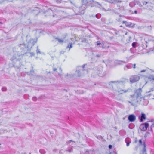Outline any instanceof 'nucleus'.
<instances>
[{"label": "nucleus", "mask_w": 154, "mask_h": 154, "mask_svg": "<svg viewBox=\"0 0 154 154\" xmlns=\"http://www.w3.org/2000/svg\"><path fill=\"white\" fill-rule=\"evenodd\" d=\"M37 40V38L35 40L32 39L29 40L26 45L24 43H19L18 45V48L20 49L22 52H23L25 54L28 51L31 49L32 47L36 43Z\"/></svg>", "instance_id": "f257e3e1"}, {"label": "nucleus", "mask_w": 154, "mask_h": 154, "mask_svg": "<svg viewBox=\"0 0 154 154\" xmlns=\"http://www.w3.org/2000/svg\"><path fill=\"white\" fill-rule=\"evenodd\" d=\"M142 91V88H140L136 91L133 95L130 96L132 98L136 99V102L138 103H140L139 100L141 98V96Z\"/></svg>", "instance_id": "f03ea898"}, {"label": "nucleus", "mask_w": 154, "mask_h": 154, "mask_svg": "<svg viewBox=\"0 0 154 154\" xmlns=\"http://www.w3.org/2000/svg\"><path fill=\"white\" fill-rule=\"evenodd\" d=\"M82 6L80 8L79 13L77 14H83L84 13V10L87 8V5L88 3L87 0L84 2V0H82Z\"/></svg>", "instance_id": "7ed1b4c3"}, {"label": "nucleus", "mask_w": 154, "mask_h": 154, "mask_svg": "<svg viewBox=\"0 0 154 154\" xmlns=\"http://www.w3.org/2000/svg\"><path fill=\"white\" fill-rule=\"evenodd\" d=\"M140 79V77L137 75H132L129 78L130 83L132 84L138 81Z\"/></svg>", "instance_id": "20e7f679"}, {"label": "nucleus", "mask_w": 154, "mask_h": 154, "mask_svg": "<svg viewBox=\"0 0 154 154\" xmlns=\"http://www.w3.org/2000/svg\"><path fill=\"white\" fill-rule=\"evenodd\" d=\"M97 72L99 75V76H103L106 74V73L105 71L103 72V68L101 66L98 67L97 68Z\"/></svg>", "instance_id": "39448f33"}, {"label": "nucleus", "mask_w": 154, "mask_h": 154, "mask_svg": "<svg viewBox=\"0 0 154 154\" xmlns=\"http://www.w3.org/2000/svg\"><path fill=\"white\" fill-rule=\"evenodd\" d=\"M44 13L45 14V16H51L53 17H56V18L57 17V15L54 14L52 10L50 9H49L48 11H45Z\"/></svg>", "instance_id": "423d86ee"}, {"label": "nucleus", "mask_w": 154, "mask_h": 154, "mask_svg": "<svg viewBox=\"0 0 154 154\" xmlns=\"http://www.w3.org/2000/svg\"><path fill=\"white\" fill-rule=\"evenodd\" d=\"M149 126V123L147 122H145L141 124L140 128L141 131H145Z\"/></svg>", "instance_id": "0eeeda50"}, {"label": "nucleus", "mask_w": 154, "mask_h": 154, "mask_svg": "<svg viewBox=\"0 0 154 154\" xmlns=\"http://www.w3.org/2000/svg\"><path fill=\"white\" fill-rule=\"evenodd\" d=\"M90 4L91 5V7L95 6L97 7L100 8L101 6V4L94 0L91 1L90 2Z\"/></svg>", "instance_id": "6e6552de"}, {"label": "nucleus", "mask_w": 154, "mask_h": 154, "mask_svg": "<svg viewBox=\"0 0 154 154\" xmlns=\"http://www.w3.org/2000/svg\"><path fill=\"white\" fill-rule=\"evenodd\" d=\"M122 23L123 24H125V25L126 26L128 27L133 28L134 27L135 25V24H133L132 23L130 22H128L125 21H123Z\"/></svg>", "instance_id": "1a4fd4ad"}, {"label": "nucleus", "mask_w": 154, "mask_h": 154, "mask_svg": "<svg viewBox=\"0 0 154 154\" xmlns=\"http://www.w3.org/2000/svg\"><path fill=\"white\" fill-rule=\"evenodd\" d=\"M139 101L140 103H138L144 106H146L149 103V101L147 100L142 98L140 99Z\"/></svg>", "instance_id": "9d476101"}, {"label": "nucleus", "mask_w": 154, "mask_h": 154, "mask_svg": "<svg viewBox=\"0 0 154 154\" xmlns=\"http://www.w3.org/2000/svg\"><path fill=\"white\" fill-rule=\"evenodd\" d=\"M136 116L134 114H131L128 116V119L129 122H132L136 120Z\"/></svg>", "instance_id": "9b49d317"}, {"label": "nucleus", "mask_w": 154, "mask_h": 154, "mask_svg": "<svg viewBox=\"0 0 154 154\" xmlns=\"http://www.w3.org/2000/svg\"><path fill=\"white\" fill-rule=\"evenodd\" d=\"M127 62L123 60H116L115 61L114 63L116 65H122L123 63H126Z\"/></svg>", "instance_id": "f8f14e48"}, {"label": "nucleus", "mask_w": 154, "mask_h": 154, "mask_svg": "<svg viewBox=\"0 0 154 154\" xmlns=\"http://www.w3.org/2000/svg\"><path fill=\"white\" fill-rule=\"evenodd\" d=\"M139 119L140 122H143L144 120L146 119V115L144 113H142L140 116H139Z\"/></svg>", "instance_id": "ddd939ff"}, {"label": "nucleus", "mask_w": 154, "mask_h": 154, "mask_svg": "<svg viewBox=\"0 0 154 154\" xmlns=\"http://www.w3.org/2000/svg\"><path fill=\"white\" fill-rule=\"evenodd\" d=\"M85 66V64L83 65L82 66V68H81L80 69H78L76 70V72H78V76L79 77H80L81 76V75L79 74V72H83L84 71H85V69H84Z\"/></svg>", "instance_id": "4468645a"}, {"label": "nucleus", "mask_w": 154, "mask_h": 154, "mask_svg": "<svg viewBox=\"0 0 154 154\" xmlns=\"http://www.w3.org/2000/svg\"><path fill=\"white\" fill-rule=\"evenodd\" d=\"M32 13L35 15H37L40 12V10L38 8L35 7L34 8L33 10Z\"/></svg>", "instance_id": "2eb2a0df"}, {"label": "nucleus", "mask_w": 154, "mask_h": 154, "mask_svg": "<svg viewBox=\"0 0 154 154\" xmlns=\"http://www.w3.org/2000/svg\"><path fill=\"white\" fill-rule=\"evenodd\" d=\"M132 64L131 63H129L125 66L124 68V69L125 71L127 70L128 69H130L132 68Z\"/></svg>", "instance_id": "dca6fc26"}, {"label": "nucleus", "mask_w": 154, "mask_h": 154, "mask_svg": "<svg viewBox=\"0 0 154 154\" xmlns=\"http://www.w3.org/2000/svg\"><path fill=\"white\" fill-rule=\"evenodd\" d=\"M145 78L147 79L149 81H154V76L150 75L149 76H145Z\"/></svg>", "instance_id": "f3484780"}, {"label": "nucleus", "mask_w": 154, "mask_h": 154, "mask_svg": "<svg viewBox=\"0 0 154 154\" xmlns=\"http://www.w3.org/2000/svg\"><path fill=\"white\" fill-rule=\"evenodd\" d=\"M119 134L121 136H124L126 134V132L125 130H121L119 131Z\"/></svg>", "instance_id": "a211bd4d"}, {"label": "nucleus", "mask_w": 154, "mask_h": 154, "mask_svg": "<svg viewBox=\"0 0 154 154\" xmlns=\"http://www.w3.org/2000/svg\"><path fill=\"white\" fill-rule=\"evenodd\" d=\"M125 142L126 143L127 146H128L131 142V139L128 137L126 138L125 139Z\"/></svg>", "instance_id": "6ab92c4d"}, {"label": "nucleus", "mask_w": 154, "mask_h": 154, "mask_svg": "<svg viewBox=\"0 0 154 154\" xmlns=\"http://www.w3.org/2000/svg\"><path fill=\"white\" fill-rule=\"evenodd\" d=\"M130 89L129 88H128L127 90H121L119 91V92L120 93V94H122L124 93H126L128 92Z\"/></svg>", "instance_id": "aec40b11"}, {"label": "nucleus", "mask_w": 154, "mask_h": 154, "mask_svg": "<svg viewBox=\"0 0 154 154\" xmlns=\"http://www.w3.org/2000/svg\"><path fill=\"white\" fill-rule=\"evenodd\" d=\"M123 82L122 81L119 80L117 81H110L109 82V85H110L111 83H116L117 84H122Z\"/></svg>", "instance_id": "412c9836"}, {"label": "nucleus", "mask_w": 154, "mask_h": 154, "mask_svg": "<svg viewBox=\"0 0 154 154\" xmlns=\"http://www.w3.org/2000/svg\"><path fill=\"white\" fill-rule=\"evenodd\" d=\"M135 0H134V1L130 2L129 4V6L131 7H134L136 5Z\"/></svg>", "instance_id": "4be33fe9"}, {"label": "nucleus", "mask_w": 154, "mask_h": 154, "mask_svg": "<svg viewBox=\"0 0 154 154\" xmlns=\"http://www.w3.org/2000/svg\"><path fill=\"white\" fill-rule=\"evenodd\" d=\"M143 150H142L143 154H146V144L145 142L143 143Z\"/></svg>", "instance_id": "5701e85b"}, {"label": "nucleus", "mask_w": 154, "mask_h": 154, "mask_svg": "<svg viewBox=\"0 0 154 154\" xmlns=\"http://www.w3.org/2000/svg\"><path fill=\"white\" fill-rule=\"evenodd\" d=\"M96 137L99 140H100L102 142H104L105 141V140L103 139L102 137L100 135L96 136Z\"/></svg>", "instance_id": "b1692460"}, {"label": "nucleus", "mask_w": 154, "mask_h": 154, "mask_svg": "<svg viewBox=\"0 0 154 154\" xmlns=\"http://www.w3.org/2000/svg\"><path fill=\"white\" fill-rule=\"evenodd\" d=\"M67 149V151L69 153L73 152V146H69Z\"/></svg>", "instance_id": "393cba45"}, {"label": "nucleus", "mask_w": 154, "mask_h": 154, "mask_svg": "<svg viewBox=\"0 0 154 154\" xmlns=\"http://www.w3.org/2000/svg\"><path fill=\"white\" fill-rule=\"evenodd\" d=\"M68 2V1H65L62 0H58V4L61 3L62 5H65V3Z\"/></svg>", "instance_id": "a878e982"}, {"label": "nucleus", "mask_w": 154, "mask_h": 154, "mask_svg": "<svg viewBox=\"0 0 154 154\" xmlns=\"http://www.w3.org/2000/svg\"><path fill=\"white\" fill-rule=\"evenodd\" d=\"M106 43H104L102 46V48L103 49L108 48L109 46Z\"/></svg>", "instance_id": "bb28decb"}, {"label": "nucleus", "mask_w": 154, "mask_h": 154, "mask_svg": "<svg viewBox=\"0 0 154 154\" xmlns=\"http://www.w3.org/2000/svg\"><path fill=\"white\" fill-rule=\"evenodd\" d=\"M103 56V55L100 52H98V53L96 54V57L97 58H99L101 57L102 56Z\"/></svg>", "instance_id": "cd10ccee"}, {"label": "nucleus", "mask_w": 154, "mask_h": 154, "mask_svg": "<svg viewBox=\"0 0 154 154\" xmlns=\"http://www.w3.org/2000/svg\"><path fill=\"white\" fill-rule=\"evenodd\" d=\"M65 38V37H64L63 39L58 38V42L61 44L63 43V42H65L66 41L64 40Z\"/></svg>", "instance_id": "c85d7f7f"}, {"label": "nucleus", "mask_w": 154, "mask_h": 154, "mask_svg": "<svg viewBox=\"0 0 154 154\" xmlns=\"http://www.w3.org/2000/svg\"><path fill=\"white\" fill-rule=\"evenodd\" d=\"M93 17H96L97 18L99 19L101 17V15L100 14L98 13L95 15Z\"/></svg>", "instance_id": "c756f323"}, {"label": "nucleus", "mask_w": 154, "mask_h": 154, "mask_svg": "<svg viewBox=\"0 0 154 154\" xmlns=\"http://www.w3.org/2000/svg\"><path fill=\"white\" fill-rule=\"evenodd\" d=\"M88 37V36H85V37H83L82 39V42H87V40L86 38Z\"/></svg>", "instance_id": "7c9ffc66"}, {"label": "nucleus", "mask_w": 154, "mask_h": 154, "mask_svg": "<svg viewBox=\"0 0 154 154\" xmlns=\"http://www.w3.org/2000/svg\"><path fill=\"white\" fill-rule=\"evenodd\" d=\"M137 43L136 42H134L132 43V46L133 48H135L137 46Z\"/></svg>", "instance_id": "2f4dec72"}, {"label": "nucleus", "mask_w": 154, "mask_h": 154, "mask_svg": "<svg viewBox=\"0 0 154 154\" xmlns=\"http://www.w3.org/2000/svg\"><path fill=\"white\" fill-rule=\"evenodd\" d=\"M135 2L136 4L137 3V4L139 5L140 7H142V5L139 1L135 0Z\"/></svg>", "instance_id": "473e14b6"}, {"label": "nucleus", "mask_w": 154, "mask_h": 154, "mask_svg": "<svg viewBox=\"0 0 154 154\" xmlns=\"http://www.w3.org/2000/svg\"><path fill=\"white\" fill-rule=\"evenodd\" d=\"M134 125L132 124H129L128 125V127L131 129H132L134 127Z\"/></svg>", "instance_id": "72a5a7b5"}, {"label": "nucleus", "mask_w": 154, "mask_h": 154, "mask_svg": "<svg viewBox=\"0 0 154 154\" xmlns=\"http://www.w3.org/2000/svg\"><path fill=\"white\" fill-rule=\"evenodd\" d=\"M72 43H69V44H68V46H67L66 47V48H69V51L70 50V49L72 48Z\"/></svg>", "instance_id": "f704fd0d"}, {"label": "nucleus", "mask_w": 154, "mask_h": 154, "mask_svg": "<svg viewBox=\"0 0 154 154\" xmlns=\"http://www.w3.org/2000/svg\"><path fill=\"white\" fill-rule=\"evenodd\" d=\"M39 152L41 154H45V151L43 149H40Z\"/></svg>", "instance_id": "c9c22d12"}, {"label": "nucleus", "mask_w": 154, "mask_h": 154, "mask_svg": "<svg viewBox=\"0 0 154 154\" xmlns=\"http://www.w3.org/2000/svg\"><path fill=\"white\" fill-rule=\"evenodd\" d=\"M130 51L132 53H134L136 52V50L134 48H131L130 49Z\"/></svg>", "instance_id": "e433bc0d"}, {"label": "nucleus", "mask_w": 154, "mask_h": 154, "mask_svg": "<svg viewBox=\"0 0 154 154\" xmlns=\"http://www.w3.org/2000/svg\"><path fill=\"white\" fill-rule=\"evenodd\" d=\"M101 21L104 23H106V19L104 17H102L101 19Z\"/></svg>", "instance_id": "4c0bfd02"}, {"label": "nucleus", "mask_w": 154, "mask_h": 154, "mask_svg": "<svg viewBox=\"0 0 154 154\" xmlns=\"http://www.w3.org/2000/svg\"><path fill=\"white\" fill-rule=\"evenodd\" d=\"M134 56V55H132L130 57H126V59L128 61H129V60H131V59Z\"/></svg>", "instance_id": "58836bf2"}, {"label": "nucleus", "mask_w": 154, "mask_h": 154, "mask_svg": "<svg viewBox=\"0 0 154 154\" xmlns=\"http://www.w3.org/2000/svg\"><path fill=\"white\" fill-rule=\"evenodd\" d=\"M36 53L38 54V53L41 54V52L39 49L38 48V46L37 47V49L36 50Z\"/></svg>", "instance_id": "ea45409f"}, {"label": "nucleus", "mask_w": 154, "mask_h": 154, "mask_svg": "<svg viewBox=\"0 0 154 154\" xmlns=\"http://www.w3.org/2000/svg\"><path fill=\"white\" fill-rule=\"evenodd\" d=\"M93 23L95 24H99L100 23V22L99 21H97V20H94L93 22Z\"/></svg>", "instance_id": "a19ab883"}, {"label": "nucleus", "mask_w": 154, "mask_h": 154, "mask_svg": "<svg viewBox=\"0 0 154 154\" xmlns=\"http://www.w3.org/2000/svg\"><path fill=\"white\" fill-rule=\"evenodd\" d=\"M53 37L54 38V40H53L52 41L54 42L55 41H58V38L57 37H56L55 36H53Z\"/></svg>", "instance_id": "79ce46f5"}, {"label": "nucleus", "mask_w": 154, "mask_h": 154, "mask_svg": "<svg viewBox=\"0 0 154 154\" xmlns=\"http://www.w3.org/2000/svg\"><path fill=\"white\" fill-rule=\"evenodd\" d=\"M7 90V88L6 87H3L2 88V91L5 92Z\"/></svg>", "instance_id": "37998d69"}, {"label": "nucleus", "mask_w": 154, "mask_h": 154, "mask_svg": "<svg viewBox=\"0 0 154 154\" xmlns=\"http://www.w3.org/2000/svg\"><path fill=\"white\" fill-rule=\"evenodd\" d=\"M98 53L96 51H94L92 52V54L94 56V57H96V54Z\"/></svg>", "instance_id": "c03bdc74"}, {"label": "nucleus", "mask_w": 154, "mask_h": 154, "mask_svg": "<svg viewBox=\"0 0 154 154\" xmlns=\"http://www.w3.org/2000/svg\"><path fill=\"white\" fill-rule=\"evenodd\" d=\"M114 2V4H115L116 3H121L122 2V1L119 0H115Z\"/></svg>", "instance_id": "a18cd8bd"}, {"label": "nucleus", "mask_w": 154, "mask_h": 154, "mask_svg": "<svg viewBox=\"0 0 154 154\" xmlns=\"http://www.w3.org/2000/svg\"><path fill=\"white\" fill-rule=\"evenodd\" d=\"M45 96L44 95H42L40 96H39L38 98V99L39 100H41L43 98L45 97Z\"/></svg>", "instance_id": "49530a36"}, {"label": "nucleus", "mask_w": 154, "mask_h": 154, "mask_svg": "<svg viewBox=\"0 0 154 154\" xmlns=\"http://www.w3.org/2000/svg\"><path fill=\"white\" fill-rule=\"evenodd\" d=\"M32 100L34 101H36L37 100V98L36 97H34L32 98Z\"/></svg>", "instance_id": "de8ad7c7"}, {"label": "nucleus", "mask_w": 154, "mask_h": 154, "mask_svg": "<svg viewBox=\"0 0 154 154\" xmlns=\"http://www.w3.org/2000/svg\"><path fill=\"white\" fill-rule=\"evenodd\" d=\"M7 109H2V113L3 114H5V112H6V111L7 110Z\"/></svg>", "instance_id": "09e8293b"}, {"label": "nucleus", "mask_w": 154, "mask_h": 154, "mask_svg": "<svg viewBox=\"0 0 154 154\" xmlns=\"http://www.w3.org/2000/svg\"><path fill=\"white\" fill-rule=\"evenodd\" d=\"M115 0H108L107 2L109 3H112L114 4V1Z\"/></svg>", "instance_id": "8fccbe9b"}, {"label": "nucleus", "mask_w": 154, "mask_h": 154, "mask_svg": "<svg viewBox=\"0 0 154 154\" xmlns=\"http://www.w3.org/2000/svg\"><path fill=\"white\" fill-rule=\"evenodd\" d=\"M149 131H151L152 132H153V128L152 127H150L148 129Z\"/></svg>", "instance_id": "3c124183"}, {"label": "nucleus", "mask_w": 154, "mask_h": 154, "mask_svg": "<svg viewBox=\"0 0 154 154\" xmlns=\"http://www.w3.org/2000/svg\"><path fill=\"white\" fill-rule=\"evenodd\" d=\"M150 134V133L148 131L146 132V134L144 136V137L145 138H146L148 134Z\"/></svg>", "instance_id": "603ef678"}, {"label": "nucleus", "mask_w": 154, "mask_h": 154, "mask_svg": "<svg viewBox=\"0 0 154 154\" xmlns=\"http://www.w3.org/2000/svg\"><path fill=\"white\" fill-rule=\"evenodd\" d=\"M5 130L0 129V135L3 134L4 133Z\"/></svg>", "instance_id": "864d4df0"}, {"label": "nucleus", "mask_w": 154, "mask_h": 154, "mask_svg": "<svg viewBox=\"0 0 154 154\" xmlns=\"http://www.w3.org/2000/svg\"><path fill=\"white\" fill-rule=\"evenodd\" d=\"M71 142H74V143H75V142L72 140H69V141H67V142H66V143L67 144H69Z\"/></svg>", "instance_id": "5fc2aeb1"}, {"label": "nucleus", "mask_w": 154, "mask_h": 154, "mask_svg": "<svg viewBox=\"0 0 154 154\" xmlns=\"http://www.w3.org/2000/svg\"><path fill=\"white\" fill-rule=\"evenodd\" d=\"M139 143L141 145H142L143 144H142V140L141 139L139 140Z\"/></svg>", "instance_id": "6e6d98bb"}, {"label": "nucleus", "mask_w": 154, "mask_h": 154, "mask_svg": "<svg viewBox=\"0 0 154 154\" xmlns=\"http://www.w3.org/2000/svg\"><path fill=\"white\" fill-rule=\"evenodd\" d=\"M97 45H101V43H100V42L99 41H97Z\"/></svg>", "instance_id": "4d7b16f0"}, {"label": "nucleus", "mask_w": 154, "mask_h": 154, "mask_svg": "<svg viewBox=\"0 0 154 154\" xmlns=\"http://www.w3.org/2000/svg\"><path fill=\"white\" fill-rule=\"evenodd\" d=\"M30 56L31 57L34 56L35 55V53L34 52H31L30 53Z\"/></svg>", "instance_id": "13d9d810"}, {"label": "nucleus", "mask_w": 154, "mask_h": 154, "mask_svg": "<svg viewBox=\"0 0 154 154\" xmlns=\"http://www.w3.org/2000/svg\"><path fill=\"white\" fill-rule=\"evenodd\" d=\"M134 13L137 14V10H135L134 12H132L131 13L132 14H133Z\"/></svg>", "instance_id": "bf43d9fd"}, {"label": "nucleus", "mask_w": 154, "mask_h": 154, "mask_svg": "<svg viewBox=\"0 0 154 154\" xmlns=\"http://www.w3.org/2000/svg\"><path fill=\"white\" fill-rule=\"evenodd\" d=\"M58 76H59L60 78H61L62 79L63 77V75L62 74H58Z\"/></svg>", "instance_id": "052dcab7"}, {"label": "nucleus", "mask_w": 154, "mask_h": 154, "mask_svg": "<svg viewBox=\"0 0 154 154\" xmlns=\"http://www.w3.org/2000/svg\"><path fill=\"white\" fill-rule=\"evenodd\" d=\"M34 73V71L33 70H31L30 71V74L31 75H33V74Z\"/></svg>", "instance_id": "680f3d73"}, {"label": "nucleus", "mask_w": 154, "mask_h": 154, "mask_svg": "<svg viewBox=\"0 0 154 154\" xmlns=\"http://www.w3.org/2000/svg\"><path fill=\"white\" fill-rule=\"evenodd\" d=\"M148 3V2H147L144 1L143 2V4L144 5H146Z\"/></svg>", "instance_id": "e2e57ef3"}, {"label": "nucleus", "mask_w": 154, "mask_h": 154, "mask_svg": "<svg viewBox=\"0 0 154 154\" xmlns=\"http://www.w3.org/2000/svg\"><path fill=\"white\" fill-rule=\"evenodd\" d=\"M119 9L122 10H124V7L123 6H121L120 8H119Z\"/></svg>", "instance_id": "0e129e2a"}, {"label": "nucleus", "mask_w": 154, "mask_h": 154, "mask_svg": "<svg viewBox=\"0 0 154 154\" xmlns=\"http://www.w3.org/2000/svg\"><path fill=\"white\" fill-rule=\"evenodd\" d=\"M108 147L109 149H111L112 147V145H109Z\"/></svg>", "instance_id": "69168bd1"}, {"label": "nucleus", "mask_w": 154, "mask_h": 154, "mask_svg": "<svg viewBox=\"0 0 154 154\" xmlns=\"http://www.w3.org/2000/svg\"><path fill=\"white\" fill-rule=\"evenodd\" d=\"M136 64H133V67L134 69H135L136 68Z\"/></svg>", "instance_id": "338daca9"}, {"label": "nucleus", "mask_w": 154, "mask_h": 154, "mask_svg": "<svg viewBox=\"0 0 154 154\" xmlns=\"http://www.w3.org/2000/svg\"><path fill=\"white\" fill-rule=\"evenodd\" d=\"M150 127H152V128L153 127H154V123L152 124Z\"/></svg>", "instance_id": "774afa93"}]
</instances>
